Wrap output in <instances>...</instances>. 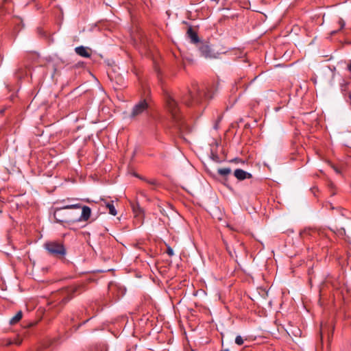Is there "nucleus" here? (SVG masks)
<instances>
[{"label":"nucleus","mask_w":351,"mask_h":351,"mask_svg":"<svg viewBox=\"0 0 351 351\" xmlns=\"http://www.w3.org/2000/svg\"><path fill=\"white\" fill-rule=\"evenodd\" d=\"M164 99L165 108L170 114L172 120L175 122L177 127H181L182 125V116L180 113V107L173 95L168 92L165 93Z\"/></svg>","instance_id":"obj_1"},{"label":"nucleus","mask_w":351,"mask_h":351,"mask_svg":"<svg viewBox=\"0 0 351 351\" xmlns=\"http://www.w3.org/2000/svg\"><path fill=\"white\" fill-rule=\"evenodd\" d=\"M85 290L86 287L84 284L76 285L61 290L56 297L61 304L64 305L75 295L81 294Z\"/></svg>","instance_id":"obj_2"},{"label":"nucleus","mask_w":351,"mask_h":351,"mask_svg":"<svg viewBox=\"0 0 351 351\" xmlns=\"http://www.w3.org/2000/svg\"><path fill=\"white\" fill-rule=\"evenodd\" d=\"M45 248L50 254L63 258L66 254V249L62 243L53 241L45 244Z\"/></svg>","instance_id":"obj_3"},{"label":"nucleus","mask_w":351,"mask_h":351,"mask_svg":"<svg viewBox=\"0 0 351 351\" xmlns=\"http://www.w3.org/2000/svg\"><path fill=\"white\" fill-rule=\"evenodd\" d=\"M195 93L190 90L189 93L182 98V102L186 106H191L194 104H199L202 101L203 93L195 86L193 88Z\"/></svg>","instance_id":"obj_4"},{"label":"nucleus","mask_w":351,"mask_h":351,"mask_svg":"<svg viewBox=\"0 0 351 351\" xmlns=\"http://www.w3.org/2000/svg\"><path fill=\"white\" fill-rule=\"evenodd\" d=\"M71 213L65 212L61 208H56L53 212L55 221L60 224L66 223L70 225L75 223L76 221L73 220V219L71 217Z\"/></svg>","instance_id":"obj_5"},{"label":"nucleus","mask_w":351,"mask_h":351,"mask_svg":"<svg viewBox=\"0 0 351 351\" xmlns=\"http://www.w3.org/2000/svg\"><path fill=\"white\" fill-rule=\"evenodd\" d=\"M151 107L150 101L147 99H141L132 108L131 117H135L147 112Z\"/></svg>","instance_id":"obj_6"},{"label":"nucleus","mask_w":351,"mask_h":351,"mask_svg":"<svg viewBox=\"0 0 351 351\" xmlns=\"http://www.w3.org/2000/svg\"><path fill=\"white\" fill-rule=\"evenodd\" d=\"M323 235L322 231L312 228H305L300 232V237L304 240L316 239Z\"/></svg>","instance_id":"obj_7"},{"label":"nucleus","mask_w":351,"mask_h":351,"mask_svg":"<svg viewBox=\"0 0 351 351\" xmlns=\"http://www.w3.org/2000/svg\"><path fill=\"white\" fill-rule=\"evenodd\" d=\"M199 50L202 56L206 58H215L216 56L210 47L206 43H201L199 47Z\"/></svg>","instance_id":"obj_8"},{"label":"nucleus","mask_w":351,"mask_h":351,"mask_svg":"<svg viewBox=\"0 0 351 351\" xmlns=\"http://www.w3.org/2000/svg\"><path fill=\"white\" fill-rule=\"evenodd\" d=\"M82 208V214L81 216L78 219H73V220L76 221V222L78 221H88L91 215V209L90 207L87 206H81Z\"/></svg>","instance_id":"obj_9"},{"label":"nucleus","mask_w":351,"mask_h":351,"mask_svg":"<svg viewBox=\"0 0 351 351\" xmlns=\"http://www.w3.org/2000/svg\"><path fill=\"white\" fill-rule=\"evenodd\" d=\"M234 176L239 180H243L249 179L252 177V175L241 169H237L234 172Z\"/></svg>","instance_id":"obj_10"},{"label":"nucleus","mask_w":351,"mask_h":351,"mask_svg":"<svg viewBox=\"0 0 351 351\" xmlns=\"http://www.w3.org/2000/svg\"><path fill=\"white\" fill-rule=\"evenodd\" d=\"M90 49L84 46H79L75 48V53L84 58H90L91 53Z\"/></svg>","instance_id":"obj_11"},{"label":"nucleus","mask_w":351,"mask_h":351,"mask_svg":"<svg viewBox=\"0 0 351 351\" xmlns=\"http://www.w3.org/2000/svg\"><path fill=\"white\" fill-rule=\"evenodd\" d=\"M186 36L192 43L196 44L199 43V38L197 32H195L191 27H189L186 32Z\"/></svg>","instance_id":"obj_12"},{"label":"nucleus","mask_w":351,"mask_h":351,"mask_svg":"<svg viewBox=\"0 0 351 351\" xmlns=\"http://www.w3.org/2000/svg\"><path fill=\"white\" fill-rule=\"evenodd\" d=\"M330 230L333 232L337 237L343 239L346 241H349V237L346 236V230L344 228H330Z\"/></svg>","instance_id":"obj_13"},{"label":"nucleus","mask_w":351,"mask_h":351,"mask_svg":"<svg viewBox=\"0 0 351 351\" xmlns=\"http://www.w3.org/2000/svg\"><path fill=\"white\" fill-rule=\"evenodd\" d=\"M22 317H23V313L21 311H19V312H17V313L13 317H12L10 319V324L11 325H14V324H16L21 319Z\"/></svg>","instance_id":"obj_14"},{"label":"nucleus","mask_w":351,"mask_h":351,"mask_svg":"<svg viewBox=\"0 0 351 351\" xmlns=\"http://www.w3.org/2000/svg\"><path fill=\"white\" fill-rule=\"evenodd\" d=\"M106 208H108L109 213L113 216H115L117 214V210L112 202H106Z\"/></svg>","instance_id":"obj_15"},{"label":"nucleus","mask_w":351,"mask_h":351,"mask_svg":"<svg viewBox=\"0 0 351 351\" xmlns=\"http://www.w3.org/2000/svg\"><path fill=\"white\" fill-rule=\"evenodd\" d=\"M218 173L222 176H226L231 173V169L229 167L220 168L217 170Z\"/></svg>","instance_id":"obj_16"},{"label":"nucleus","mask_w":351,"mask_h":351,"mask_svg":"<svg viewBox=\"0 0 351 351\" xmlns=\"http://www.w3.org/2000/svg\"><path fill=\"white\" fill-rule=\"evenodd\" d=\"M138 178H139L141 180L146 182L147 184L152 185V186H156L158 184V182L156 179H147L144 177H141L137 176Z\"/></svg>","instance_id":"obj_17"},{"label":"nucleus","mask_w":351,"mask_h":351,"mask_svg":"<svg viewBox=\"0 0 351 351\" xmlns=\"http://www.w3.org/2000/svg\"><path fill=\"white\" fill-rule=\"evenodd\" d=\"M80 208H81V204H76L67 205L61 208L64 210V209Z\"/></svg>","instance_id":"obj_18"},{"label":"nucleus","mask_w":351,"mask_h":351,"mask_svg":"<svg viewBox=\"0 0 351 351\" xmlns=\"http://www.w3.org/2000/svg\"><path fill=\"white\" fill-rule=\"evenodd\" d=\"M212 160L216 162H220L221 160L217 153H214L213 151L211 152L210 156Z\"/></svg>","instance_id":"obj_19"},{"label":"nucleus","mask_w":351,"mask_h":351,"mask_svg":"<svg viewBox=\"0 0 351 351\" xmlns=\"http://www.w3.org/2000/svg\"><path fill=\"white\" fill-rule=\"evenodd\" d=\"M235 343L238 346H242L243 344V343H244V340H243V337L241 336L238 335L235 338Z\"/></svg>","instance_id":"obj_20"},{"label":"nucleus","mask_w":351,"mask_h":351,"mask_svg":"<svg viewBox=\"0 0 351 351\" xmlns=\"http://www.w3.org/2000/svg\"><path fill=\"white\" fill-rule=\"evenodd\" d=\"M328 188L330 191L331 195H335L336 194L335 184L332 182H330L328 184Z\"/></svg>","instance_id":"obj_21"},{"label":"nucleus","mask_w":351,"mask_h":351,"mask_svg":"<svg viewBox=\"0 0 351 351\" xmlns=\"http://www.w3.org/2000/svg\"><path fill=\"white\" fill-rule=\"evenodd\" d=\"M226 250L228 251V252L229 255H230L232 258H234V254H236L235 251H234V250H232V249L230 248V246H228V245H226Z\"/></svg>","instance_id":"obj_22"},{"label":"nucleus","mask_w":351,"mask_h":351,"mask_svg":"<svg viewBox=\"0 0 351 351\" xmlns=\"http://www.w3.org/2000/svg\"><path fill=\"white\" fill-rule=\"evenodd\" d=\"M132 208L134 213H140L142 211L138 203L136 204H133Z\"/></svg>","instance_id":"obj_23"},{"label":"nucleus","mask_w":351,"mask_h":351,"mask_svg":"<svg viewBox=\"0 0 351 351\" xmlns=\"http://www.w3.org/2000/svg\"><path fill=\"white\" fill-rule=\"evenodd\" d=\"M166 252L169 256H172L174 254L173 250L170 246H167Z\"/></svg>","instance_id":"obj_24"},{"label":"nucleus","mask_w":351,"mask_h":351,"mask_svg":"<svg viewBox=\"0 0 351 351\" xmlns=\"http://www.w3.org/2000/svg\"><path fill=\"white\" fill-rule=\"evenodd\" d=\"M12 341H14L13 344H15V345H17V346H20L21 344V343H22V339H20L19 337H16V338H15Z\"/></svg>","instance_id":"obj_25"},{"label":"nucleus","mask_w":351,"mask_h":351,"mask_svg":"<svg viewBox=\"0 0 351 351\" xmlns=\"http://www.w3.org/2000/svg\"><path fill=\"white\" fill-rule=\"evenodd\" d=\"M339 24L340 25V29H343L344 27V26H345V22H344V21L342 19H340L339 20Z\"/></svg>","instance_id":"obj_26"},{"label":"nucleus","mask_w":351,"mask_h":351,"mask_svg":"<svg viewBox=\"0 0 351 351\" xmlns=\"http://www.w3.org/2000/svg\"><path fill=\"white\" fill-rule=\"evenodd\" d=\"M14 343V341L12 339H8L6 340V342L5 343V346H10Z\"/></svg>","instance_id":"obj_27"},{"label":"nucleus","mask_w":351,"mask_h":351,"mask_svg":"<svg viewBox=\"0 0 351 351\" xmlns=\"http://www.w3.org/2000/svg\"><path fill=\"white\" fill-rule=\"evenodd\" d=\"M348 70L351 72V60L350 61V62L348 63Z\"/></svg>","instance_id":"obj_28"},{"label":"nucleus","mask_w":351,"mask_h":351,"mask_svg":"<svg viewBox=\"0 0 351 351\" xmlns=\"http://www.w3.org/2000/svg\"><path fill=\"white\" fill-rule=\"evenodd\" d=\"M328 206H329V208H330V209H332V210L335 208L332 206V204H330V203H329V204H327L326 205V208H328Z\"/></svg>","instance_id":"obj_29"},{"label":"nucleus","mask_w":351,"mask_h":351,"mask_svg":"<svg viewBox=\"0 0 351 351\" xmlns=\"http://www.w3.org/2000/svg\"><path fill=\"white\" fill-rule=\"evenodd\" d=\"M333 169H334V170L335 171V172H336L337 173H340V171H339L337 168H336V167H333Z\"/></svg>","instance_id":"obj_30"},{"label":"nucleus","mask_w":351,"mask_h":351,"mask_svg":"<svg viewBox=\"0 0 351 351\" xmlns=\"http://www.w3.org/2000/svg\"><path fill=\"white\" fill-rule=\"evenodd\" d=\"M328 282H330L333 287L337 288V286L333 282H330V280H328Z\"/></svg>","instance_id":"obj_31"},{"label":"nucleus","mask_w":351,"mask_h":351,"mask_svg":"<svg viewBox=\"0 0 351 351\" xmlns=\"http://www.w3.org/2000/svg\"><path fill=\"white\" fill-rule=\"evenodd\" d=\"M336 33H337V31H333V32H331V34L334 35V34H335Z\"/></svg>","instance_id":"obj_32"},{"label":"nucleus","mask_w":351,"mask_h":351,"mask_svg":"<svg viewBox=\"0 0 351 351\" xmlns=\"http://www.w3.org/2000/svg\"><path fill=\"white\" fill-rule=\"evenodd\" d=\"M220 351H230L228 349H224V350H221Z\"/></svg>","instance_id":"obj_33"},{"label":"nucleus","mask_w":351,"mask_h":351,"mask_svg":"<svg viewBox=\"0 0 351 351\" xmlns=\"http://www.w3.org/2000/svg\"><path fill=\"white\" fill-rule=\"evenodd\" d=\"M350 98L351 99V95H350Z\"/></svg>","instance_id":"obj_34"}]
</instances>
